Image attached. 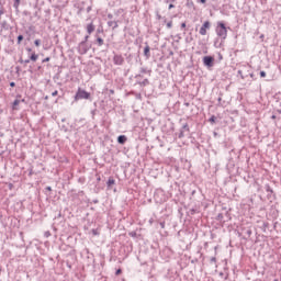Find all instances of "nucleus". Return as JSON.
Returning <instances> with one entry per match:
<instances>
[{
    "instance_id": "a878e982",
    "label": "nucleus",
    "mask_w": 281,
    "mask_h": 281,
    "mask_svg": "<svg viewBox=\"0 0 281 281\" xmlns=\"http://www.w3.org/2000/svg\"><path fill=\"white\" fill-rule=\"evenodd\" d=\"M23 41V35L18 36V45H21V42Z\"/></svg>"
},
{
    "instance_id": "e433bc0d",
    "label": "nucleus",
    "mask_w": 281,
    "mask_h": 281,
    "mask_svg": "<svg viewBox=\"0 0 281 281\" xmlns=\"http://www.w3.org/2000/svg\"><path fill=\"white\" fill-rule=\"evenodd\" d=\"M266 190H267L268 192H273V190H272L271 187H269V186L266 187Z\"/></svg>"
},
{
    "instance_id": "2eb2a0df",
    "label": "nucleus",
    "mask_w": 281,
    "mask_h": 281,
    "mask_svg": "<svg viewBox=\"0 0 281 281\" xmlns=\"http://www.w3.org/2000/svg\"><path fill=\"white\" fill-rule=\"evenodd\" d=\"M125 56H126V61L128 63V65H132L134 55L133 54H125Z\"/></svg>"
},
{
    "instance_id": "473e14b6",
    "label": "nucleus",
    "mask_w": 281,
    "mask_h": 281,
    "mask_svg": "<svg viewBox=\"0 0 281 281\" xmlns=\"http://www.w3.org/2000/svg\"><path fill=\"white\" fill-rule=\"evenodd\" d=\"M5 25H8V22H7V21H3V22L1 23V27H3V29L5 30Z\"/></svg>"
},
{
    "instance_id": "a19ab883",
    "label": "nucleus",
    "mask_w": 281,
    "mask_h": 281,
    "mask_svg": "<svg viewBox=\"0 0 281 281\" xmlns=\"http://www.w3.org/2000/svg\"><path fill=\"white\" fill-rule=\"evenodd\" d=\"M86 12H91V5L87 7Z\"/></svg>"
},
{
    "instance_id": "c9c22d12",
    "label": "nucleus",
    "mask_w": 281,
    "mask_h": 281,
    "mask_svg": "<svg viewBox=\"0 0 281 281\" xmlns=\"http://www.w3.org/2000/svg\"><path fill=\"white\" fill-rule=\"evenodd\" d=\"M267 227H269V223H263V232H266Z\"/></svg>"
},
{
    "instance_id": "0eeeda50",
    "label": "nucleus",
    "mask_w": 281,
    "mask_h": 281,
    "mask_svg": "<svg viewBox=\"0 0 281 281\" xmlns=\"http://www.w3.org/2000/svg\"><path fill=\"white\" fill-rule=\"evenodd\" d=\"M113 63L116 66H122V65H124V57L122 55L115 54L113 56Z\"/></svg>"
},
{
    "instance_id": "1a4fd4ad",
    "label": "nucleus",
    "mask_w": 281,
    "mask_h": 281,
    "mask_svg": "<svg viewBox=\"0 0 281 281\" xmlns=\"http://www.w3.org/2000/svg\"><path fill=\"white\" fill-rule=\"evenodd\" d=\"M144 56L147 60L148 58H150V46L148 45V43H146V46L144 47Z\"/></svg>"
},
{
    "instance_id": "bb28decb",
    "label": "nucleus",
    "mask_w": 281,
    "mask_h": 281,
    "mask_svg": "<svg viewBox=\"0 0 281 281\" xmlns=\"http://www.w3.org/2000/svg\"><path fill=\"white\" fill-rule=\"evenodd\" d=\"M130 236H131L132 238H136V237H137V233H136V232H131V233H130Z\"/></svg>"
},
{
    "instance_id": "338daca9",
    "label": "nucleus",
    "mask_w": 281,
    "mask_h": 281,
    "mask_svg": "<svg viewBox=\"0 0 281 281\" xmlns=\"http://www.w3.org/2000/svg\"><path fill=\"white\" fill-rule=\"evenodd\" d=\"M0 82H1V78H0Z\"/></svg>"
},
{
    "instance_id": "7ed1b4c3",
    "label": "nucleus",
    "mask_w": 281,
    "mask_h": 281,
    "mask_svg": "<svg viewBox=\"0 0 281 281\" xmlns=\"http://www.w3.org/2000/svg\"><path fill=\"white\" fill-rule=\"evenodd\" d=\"M90 49L91 45H89L87 42H80L77 47V52L81 56H85V54H87V52H89Z\"/></svg>"
},
{
    "instance_id": "69168bd1",
    "label": "nucleus",
    "mask_w": 281,
    "mask_h": 281,
    "mask_svg": "<svg viewBox=\"0 0 281 281\" xmlns=\"http://www.w3.org/2000/svg\"><path fill=\"white\" fill-rule=\"evenodd\" d=\"M161 227H164V224H161Z\"/></svg>"
},
{
    "instance_id": "13d9d810",
    "label": "nucleus",
    "mask_w": 281,
    "mask_h": 281,
    "mask_svg": "<svg viewBox=\"0 0 281 281\" xmlns=\"http://www.w3.org/2000/svg\"><path fill=\"white\" fill-rule=\"evenodd\" d=\"M250 78H254V74H250Z\"/></svg>"
},
{
    "instance_id": "7c9ffc66",
    "label": "nucleus",
    "mask_w": 281,
    "mask_h": 281,
    "mask_svg": "<svg viewBox=\"0 0 281 281\" xmlns=\"http://www.w3.org/2000/svg\"><path fill=\"white\" fill-rule=\"evenodd\" d=\"M102 32H104L102 29H98L95 36H98L99 34H102Z\"/></svg>"
},
{
    "instance_id": "a211bd4d",
    "label": "nucleus",
    "mask_w": 281,
    "mask_h": 281,
    "mask_svg": "<svg viewBox=\"0 0 281 281\" xmlns=\"http://www.w3.org/2000/svg\"><path fill=\"white\" fill-rule=\"evenodd\" d=\"M221 95H223V93H220V97H218V99H217V101H218V106H224V104H225V101H223V97H221Z\"/></svg>"
},
{
    "instance_id": "4c0bfd02",
    "label": "nucleus",
    "mask_w": 281,
    "mask_h": 281,
    "mask_svg": "<svg viewBox=\"0 0 281 281\" xmlns=\"http://www.w3.org/2000/svg\"><path fill=\"white\" fill-rule=\"evenodd\" d=\"M246 234H247V236H248V238H249V236H251V229H247V231H246Z\"/></svg>"
},
{
    "instance_id": "774afa93",
    "label": "nucleus",
    "mask_w": 281,
    "mask_h": 281,
    "mask_svg": "<svg viewBox=\"0 0 281 281\" xmlns=\"http://www.w3.org/2000/svg\"><path fill=\"white\" fill-rule=\"evenodd\" d=\"M280 106H281V102H280Z\"/></svg>"
},
{
    "instance_id": "6e6552de",
    "label": "nucleus",
    "mask_w": 281,
    "mask_h": 281,
    "mask_svg": "<svg viewBox=\"0 0 281 281\" xmlns=\"http://www.w3.org/2000/svg\"><path fill=\"white\" fill-rule=\"evenodd\" d=\"M86 30L89 35L93 34L95 32V24L93 22L87 24Z\"/></svg>"
},
{
    "instance_id": "c756f323",
    "label": "nucleus",
    "mask_w": 281,
    "mask_h": 281,
    "mask_svg": "<svg viewBox=\"0 0 281 281\" xmlns=\"http://www.w3.org/2000/svg\"><path fill=\"white\" fill-rule=\"evenodd\" d=\"M167 27H168V30H170V29L172 27V21H169V22L167 23Z\"/></svg>"
},
{
    "instance_id": "680f3d73",
    "label": "nucleus",
    "mask_w": 281,
    "mask_h": 281,
    "mask_svg": "<svg viewBox=\"0 0 281 281\" xmlns=\"http://www.w3.org/2000/svg\"><path fill=\"white\" fill-rule=\"evenodd\" d=\"M187 5H192V4L190 2H188Z\"/></svg>"
},
{
    "instance_id": "79ce46f5",
    "label": "nucleus",
    "mask_w": 281,
    "mask_h": 281,
    "mask_svg": "<svg viewBox=\"0 0 281 281\" xmlns=\"http://www.w3.org/2000/svg\"><path fill=\"white\" fill-rule=\"evenodd\" d=\"M15 71H16V74H19V71H21V67L16 66Z\"/></svg>"
},
{
    "instance_id": "20e7f679",
    "label": "nucleus",
    "mask_w": 281,
    "mask_h": 281,
    "mask_svg": "<svg viewBox=\"0 0 281 281\" xmlns=\"http://www.w3.org/2000/svg\"><path fill=\"white\" fill-rule=\"evenodd\" d=\"M211 27L212 23H210V21H205L200 29L201 36H205L207 34V30H210Z\"/></svg>"
},
{
    "instance_id": "58836bf2",
    "label": "nucleus",
    "mask_w": 281,
    "mask_h": 281,
    "mask_svg": "<svg viewBox=\"0 0 281 281\" xmlns=\"http://www.w3.org/2000/svg\"><path fill=\"white\" fill-rule=\"evenodd\" d=\"M166 3H175L176 0H165Z\"/></svg>"
},
{
    "instance_id": "2f4dec72",
    "label": "nucleus",
    "mask_w": 281,
    "mask_h": 281,
    "mask_svg": "<svg viewBox=\"0 0 281 281\" xmlns=\"http://www.w3.org/2000/svg\"><path fill=\"white\" fill-rule=\"evenodd\" d=\"M217 221H223V213H220V214L217 215Z\"/></svg>"
},
{
    "instance_id": "9d476101",
    "label": "nucleus",
    "mask_w": 281,
    "mask_h": 281,
    "mask_svg": "<svg viewBox=\"0 0 281 281\" xmlns=\"http://www.w3.org/2000/svg\"><path fill=\"white\" fill-rule=\"evenodd\" d=\"M126 142H128V137H126V135H120L117 137V144L124 145Z\"/></svg>"
},
{
    "instance_id": "864d4df0",
    "label": "nucleus",
    "mask_w": 281,
    "mask_h": 281,
    "mask_svg": "<svg viewBox=\"0 0 281 281\" xmlns=\"http://www.w3.org/2000/svg\"><path fill=\"white\" fill-rule=\"evenodd\" d=\"M26 52H29V53H30V52H32V48H30V47H26Z\"/></svg>"
},
{
    "instance_id": "423d86ee",
    "label": "nucleus",
    "mask_w": 281,
    "mask_h": 281,
    "mask_svg": "<svg viewBox=\"0 0 281 281\" xmlns=\"http://www.w3.org/2000/svg\"><path fill=\"white\" fill-rule=\"evenodd\" d=\"M184 131L187 133H190V125L188 123H184L180 130V133L178 134L179 139H183L186 137Z\"/></svg>"
},
{
    "instance_id": "cd10ccee",
    "label": "nucleus",
    "mask_w": 281,
    "mask_h": 281,
    "mask_svg": "<svg viewBox=\"0 0 281 281\" xmlns=\"http://www.w3.org/2000/svg\"><path fill=\"white\" fill-rule=\"evenodd\" d=\"M138 78H144V75L139 72L138 75H135V79L138 80Z\"/></svg>"
},
{
    "instance_id": "de8ad7c7",
    "label": "nucleus",
    "mask_w": 281,
    "mask_h": 281,
    "mask_svg": "<svg viewBox=\"0 0 281 281\" xmlns=\"http://www.w3.org/2000/svg\"><path fill=\"white\" fill-rule=\"evenodd\" d=\"M211 262H216V257H212Z\"/></svg>"
},
{
    "instance_id": "aec40b11",
    "label": "nucleus",
    "mask_w": 281,
    "mask_h": 281,
    "mask_svg": "<svg viewBox=\"0 0 281 281\" xmlns=\"http://www.w3.org/2000/svg\"><path fill=\"white\" fill-rule=\"evenodd\" d=\"M30 60H32V59L24 60L23 57H20L19 63H20V65H29Z\"/></svg>"
},
{
    "instance_id": "09e8293b",
    "label": "nucleus",
    "mask_w": 281,
    "mask_h": 281,
    "mask_svg": "<svg viewBox=\"0 0 281 281\" xmlns=\"http://www.w3.org/2000/svg\"><path fill=\"white\" fill-rule=\"evenodd\" d=\"M122 273V269L116 270V276H120Z\"/></svg>"
},
{
    "instance_id": "f704fd0d",
    "label": "nucleus",
    "mask_w": 281,
    "mask_h": 281,
    "mask_svg": "<svg viewBox=\"0 0 281 281\" xmlns=\"http://www.w3.org/2000/svg\"><path fill=\"white\" fill-rule=\"evenodd\" d=\"M50 58L49 57H46L42 60V63H49Z\"/></svg>"
},
{
    "instance_id": "f8f14e48",
    "label": "nucleus",
    "mask_w": 281,
    "mask_h": 281,
    "mask_svg": "<svg viewBox=\"0 0 281 281\" xmlns=\"http://www.w3.org/2000/svg\"><path fill=\"white\" fill-rule=\"evenodd\" d=\"M108 26L112 27V30H117L120 25L117 24V21H108Z\"/></svg>"
},
{
    "instance_id": "ea45409f",
    "label": "nucleus",
    "mask_w": 281,
    "mask_h": 281,
    "mask_svg": "<svg viewBox=\"0 0 281 281\" xmlns=\"http://www.w3.org/2000/svg\"><path fill=\"white\" fill-rule=\"evenodd\" d=\"M172 8H175V4L170 3L168 10H172Z\"/></svg>"
},
{
    "instance_id": "e2e57ef3",
    "label": "nucleus",
    "mask_w": 281,
    "mask_h": 281,
    "mask_svg": "<svg viewBox=\"0 0 281 281\" xmlns=\"http://www.w3.org/2000/svg\"><path fill=\"white\" fill-rule=\"evenodd\" d=\"M110 93H114V91H113V90H110Z\"/></svg>"
},
{
    "instance_id": "5701e85b",
    "label": "nucleus",
    "mask_w": 281,
    "mask_h": 281,
    "mask_svg": "<svg viewBox=\"0 0 281 281\" xmlns=\"http://www.w3.org/2000/svg\"><path fill=\"white\" fill-rule=\"evenodd\" d=\"M259 75H260V78H267V72L265 70H261Z\"/></svg>"
},
{
    "instance_id": "0e129e2a",
    "label": "nucleus",
    "mask_w": 281,
    "mask_h": 281,
    "mask_svg": "<svg viewBox=\"0 0 281 281\" xmlns=\"http://www.w3.org/2000/svg\"><path fill=\"white\" fill-rule=\"evenodd\" d=\"M46 236H49V233H46Z\"/></svg>"
},
{
    "instance_id": "ddd939ff",
    "label": "nucleus",
    "mask_w": 281,
    "mask_h": 281,
    "mask_svg": "<svg viewBox=\"0 0 281 281\" xmlns=\"http://www.w3.org/2000/svg\"><path fill=\"white\" fill-rule=\"evenodd\" d=\"M95 43L98 45V47H102V45H104V40L102 37H100L99 35H95Z\"/></svg>"
},
{
    "instance_id": "39448f33",
    "label": "nucleus",
    "mask_w": 281,
    "mask_h": 281,
    "mask_svg": "<svg viewBox=\"0 0 281 281\" xmlns=\"http://www.w3.org/2000/svg\"><path fill=\"white\" fill-rule=\"evenodd\" d=\"M203 65L204 67H214V57L212 56H204L203 57Z\"/></svg>"
},
{
    "instance_id": "9b49d317",
    "label": "nucleus",
    "mask_w": 281,
    "mask_h": 281,
    "mask_svg": "<svg viewBox=\"0 0 281 281\" xmlns=\"http://www.w3.org/2000/svg\"><path fill=\"white\" fill-rule=\"evenodd\" d=\"M139 74H146L147 76H151L153 75V70L151 69H148L147 67H142L139 69Z\"/></svg>"
},
{
    "instance_id": "37998d69",
    "label": "nucleus",
    "mask_w": 281,
    "mask_h": 281,
    "mask_svg": "<svg viewBox=\"0 0 281 281\" xmlns=\"http://www.w3.org/2000/svg\"><path fill=\"white\" fill-rule=\"evenodd\" d=\"M10 87H16V83L14 81H11Z\"/></svg>"
},
{
    "instance_id": "6e6d98bb",
    "label": "nucleus",
    "mask_w": 281,
    "mask_h": 281,
    "mask_svg": "<svg viewBox=\"0 0 281 281\" xmlns=\"http://www.w3.org/2000/svg\"><path fill=\"white\" fill-rule=\"evenodd\" d=\"M44 99H45V100H49V97L46 95Z\"/></svg>"
},
{
    "instance_id": "f3484780",
    "label": "nucleus",
    "mask_w": 281,
    "mask_h": 281,
    "mask_svg": "<svg viewBox=\"0 0 281 281\" xmlns=\"http://www.w3.org/2000/svg\"><path fill=\"white\" fill-rule=\"evenodd\" d=\"M106 186H108V188H111V186H115V179L110 177L108 182H106Z\"/></svg>"
},
{
    "instance_id": "f257e3e1",
    "label": "nucleus",
    "mask_w": 281,
    "mask_h": 281,
    "mask_svg": "<svg viewBox=\"0 0 281 281\" xmlns=\"http://www.w3.org/2000/svg\"><path fill=\"white\" fill-rule=\"evenodd\" d=\"M215 32L220 38L225 41L227 38V26H225V22H217Z\"/></svg>"
},
{
    "instance_id": "c03bdc74",
    "label": "nucleus",
    "mask_w": 281,
    "mask_h": 281,
    "mask_svg": "<svg viewBox=\"0 0 281 281\" xmlns=\"http://www.w3.org/2000/svg\"><path fill=\"white\" fill-rule=\"evenodd\" d=\"M184 27H186V22H182L181 23V29L184 30Z\"/></svg>"
},
{
    "instance_id": "49530a36",
    "label": "nucleus",
    "mask_w": 281,
    "mask_h": 281,
    "mask_svg": "<svg viewBox=\"0 0 281 281\" xmlns=\"http://www.w3.org/2000/svg\"><path fill=\"white\" fill-rule=\"evenodd\" d=\"M92 233H93L94 236H98V231L92 229Z\"/></svg>"
},
{
    "instance_id": "f03ea898",
    "label": "nucleus",
    "mask_w": 281,
    "mask_h": 281,
    "mask_svg": "<svg viewBox=\"0 0 281 281\" xmlns=\"http://www.w3.org/2000/svg\"><path fill=\"white\" fill-rule=\"evenodd\" d=\"M75 100H91V93L87 92V90H83L81 88H78L76 94H75Z\"/></svg>"
},
{
    "instance_id": "dca6fc26",
    "label": "nucleus",
    "mask_w": 281,
    "mask_h": 281,
    "mask_svg": "<svg viewBox=\"0 0 281 281\" xmlns=\"http://www.w3.org/2000/svg\"><path fill=\"white\" fill-rule=\"evenodd\" d=\"M30 60H32L33 63H36L38 60V54L32 53L30 56Z\"/></svg>"
},
{
    "instance_id": "412c9836",
    "label": "nucleus",
    "mask_w": 281,
    "mask_h": 281,
    "mask_svg": "<svg viewBox=\"0 0 281 281\" xmlns=\"http://www.w3.org/2000/svg\"><path fill=\"white\" fill-rule=\"evenodd\" d=\"M19 5H21V0H14L13 8L19 10Z\"/></svg>"
},
{
    "instance_id": "603ef678",
    "label": "nucleus",
    "mask_w": 281,
    "mask_h": 281,
    "mask_svg": "<svg viewBox=\"0 0 281 281\" xmlns=\"http://www.w3.org/2000/svg\"><path fill=\"white\" fill-rule=\"evenodd\" d=\"M157 19H158V21H161V15L157 14Z\"/></svg>"
},
{
    "instance_id": "5fc2aeb1",
    "label": "nucleus",
    "mask_w": 281,
    "mask_h": 281,
    "mask_svg": "<svg viewBox=\"0 0 281 281\" xmlns=\"http://www.w3.org/2000/svg\"><path fill=\"white\" fill-rule=\"evenodd\" d=\"M276 117H277V116L273 114V115L271 116V120H276Z\"/></svg>"
},
{
    "instance_id": "4d7b16f0",
    "label": "nucleus",
    "mask_w": 281,
    "mask_h": 281,
    "mask_svg": "<svg viewBox=\"0 0 281 281\" xmlns=\"http://www.w3.org/2000/svg\"><path fill=\"white\" fill-rule=\"evenodd\" d=\"M196 193V191H192V195L194 196V194Z\"/></svg>"
},
{
    "instance_id": "393cba45",
    "label": "nucleus",
    "mask_w": 281,
    "mask_h": 281,
    "mask_svg": "<svg viewBox=\"0 0 281 281\" xmlns=\"http://www.w3.org/2000/svg\"><path fill=\"white\" fill-rule=\"evenodd\" d=\"M89 34L88 35H86L85 37H83V41H81L82 43H89Z\"/></svg>"
},
{
    "instance_id": "b1692460",
    "label": "nucleus",
    "mask_w": 281,
    "mask_h": 281,
    "mask_svg": "<svg viewBox=\"0 0 281 281\" xmlns=\"http://www.w3.org/2000/svg\"><path fill=\"white\" fill-rule=\"evenodd\" d=\"M34 45L35 47H41V40H35Z\"/></svg>"
},
{
    "instance_id": "3c124183",
    "label": "nucleus",
    "mask_w": 281,
    "mask_h": 281,
    "mask_svg": "<svg viewBox=\"0 0 281 281\" xmlns=\"http://www.w3.org/2000/svg\"><path fill=\"white\" fill-rule=\"evenodd\" d=\"M200 3H207V0H200Z\"/></svg>"
},
{
    "instance_id": "8fccbe9b",
    "label": "nucleus",
    "mask_w": 281,
    "mask_h": 281,
    "mask_svg": "<svg viewBox=\"0 0 281 281\" xmlns=\"http://www.w3.org/2000/svg\"><path fill=\"white\" fill-rule=\"evenodd\" d=\"M108 19H110V20L113 19V14L109 13Z\"/></svg>"
},
{
    "instance_id": "72a5a7b5",
    "label": "nucleus",
    "mask_w": 281,
    "mask_h": 281,
    "mask_svg": "<svg viewBox=\"0 0 281 281\" xmlns=\"http://www.w3.org/2000/svg\"><path fill=\"white\" fill-rule=\"evenodd\" d=\"M53 98H56V95H58V90H55L54 92H52Z\"/></svg>"
},
{
    "instance_id": "4be33fe9",
    "label": "nucleus",
    "mask_w": 281,
    "mask_h": 281,
    "mask_svg": "<svg viewBox=\"0 0 281 281\" xmlns=\"http://www.w3.org/2000/svg\"><path fill=\"white\" fill-rule=\"evenodd\" d=\"M209 122H211V124H216V116H215V115H212V116L209 119Z\"/></svg>"
},
{
    "instance_id": "bf43d9fd",
    "label": "nucleus",
    "mask_w": 281,
    "mask_h": 281,
    "mask_svg": "<svg viewBox=\"0 0 281 281\" xmlns=\"http://www.w3.org/2000/svg\"><path fill=\"white\" fill-rule=\"evenodd\" d=\"M279 114H281V110H277Z\"/></svg>"
},
{
    "instance_id": "4468645a",
    "label": "nucleus",
    "mask_w": 281,
    "mask_h": 281,
    "mask_svg": "<svg viewBox=\"0 0 281 281\" xmlns=\"http://www.w3.org/2000/svg\"><path fill=\"white\" fill-rule=\"evenodd\" d=\"M136 85H139L140 87H148V85H150V80L144 79L143 81H136Z\"/></svg>"
},
{
    "instance_id": "a18cd8bd",
    "label": "nucleus",
    "mask_w": 281,
    "mask_h": 281,
    "mask_svg": "<svg viewBox=\"0 0 281 281\" xmlns=\"http://www.w3.org/2000/svg\"><path fill=\"white\" fill-rule=\"evenodd\" d=\"M45 190H47L48 192H52V187H46Z\"/></svg>"
},
{
    "instance_id": "052dcab7",
    "label": "nucleus",
    "mask_w": 281,
    "mask_h": 281,
    "mask_svg": "<svg viewBox=\"0 0 281 281\" xmlns=\"http://www.w3.org/2000/svg\"><path fill=\"white\" fill-rule=\"evenodd\" d=\"M191 5H194V2H190Z\"/></svg>"
},
{
    "instance_id": "c85d7f7f",
    "label": "nucleus",
    "mask_w": 281,
    "mask_h": 281,
    "mask_svg": "<svg viewBox=\"0 0 281 281\" xmlns=\"http://www.w3.org/2000/svg\"><path fill=\"white\" fill-rule=\"evenodd\" d=\"M238 76H240L241 80H245V76H243V70H238Z\"/></svg>"
},
{
    "instance_id": "6ab92c4d",
    "label": "nucleus",
    "mask_w": 281,
    "mask_h": 281,
    "mask_svg": "<svg viewBox=\"0 0 281 281\" xmlns=\"http://www.w3.org/2000/svg\"><path fill=\"white\" fill-rule=\"evenodd\" d=\"M21 102H25V99H22V100L15 99L13 101V109H15L14 106H19V104H21Z\"/></svg>"
}]
</instances>
